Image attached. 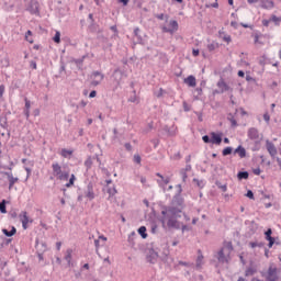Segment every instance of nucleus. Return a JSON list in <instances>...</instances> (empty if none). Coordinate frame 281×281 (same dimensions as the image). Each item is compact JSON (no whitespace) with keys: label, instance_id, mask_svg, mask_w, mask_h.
Wrapping results in <instances>:
<instances>
[{"label":"nucleus","instance_id":"nucleus-18","mask_svg":"<svg viewBox=\"0 0 281 281\" xmlns=\"http://www.w3.org/2000/svg\"><path fill=\"white\" fill-rule=\"evenodd\" d=\"M184 85H188V87H196V77H194V75L188 76L184 78Z\"/></svg>","mask_w":281,"mask_h":281},{"label":"nucleus","instance_id":"nucleus-44","mask_svg":"<svg viewBox=\"0 0 281 281\" xmlns=\"http://www.w3.org/2000/svg\"><path fill=\"white\" fill-rule=\"evenodd\" d=\"M135 236H137V234H135V232H132L130 235H128V243L130 245H135V241L133 240V238H135Z\"/></svg>","mask_w":281,"mask_h":281},{"label":"nucleus","instance_id":"nucleus-64","mask_svg":"<svg viewBox=\"0 0 281 281\" xmlns=\"http://www.w3.org/2000/svg\"><path fill=\"white\" fill-rule=\"evenodd\" d=\"M30 67H31V69H36V61L35 60H31L30 61Z\"/></svg>","mask_w":281,"mask_h":281},{"label":"nucleus","instance_id":"nucleus-59","mask_svg":"<svg viewBox=\"0 0 281 281\" xmlns=\"http://www.w3.org/2000/svg\"><path fill=\"white\" fill-rule=\"evenodd\" d=\"M134 162L135 164H142V156H139V155H134Z\"/></svg>","mask_w":281,"mask_h":281},{"label":"nucleus","instance_id":"nucleus-26","mask_svg":"<svg viewBox=\"0 0 281 281\" xmlns=\"http://www.w3.org/2000/svg\"><path fill=\"white\" fill-rule=\"evenodd\" d=\"M237 179L238 181H243V179H249V171H238Z\"/></svg>","mask_w":281,"mask_h":281},{"label":"nucleus","instance_id":"nucleus-43","mask_svg":"<svg viewBox=\"0 0 281 281\" xmlns=\"http://www.w3.org/2000/svg\"><path fill=\"white\" fill-rule=\"evenodd\" d=\"M116 192H117V189L115 188V186H113L112 188L111 187L108 188L109 196H113Z\"/></svg>","mask_w":281,"mask_h":281},{"label":"nucleus","instance_id":"nucleus-33","mask_svg":"<svg viewBox=\"0 0 281 281\" xmlns=\"http://www.w3.org/2000/svg\"><path fill=\"white\" fill-rule=\"evenodd\" d=\"M0 126H1V128H4L5 131H8V117L7 116L0 117Z\"/></svg>","mask_w":281,"mask_h":281},{"label":"nucleus","instance_id":"nucleus-36","mask_svg":"<svg viewBox=\"0 0 281 281\" xmlns=\"http://www.w3.org/2000/svg\"><path fill=\"white\" fill-rule=\"evenodd\" d=\"M206 47H207L209 52H214V49H218V47H221V45L216 42H213L211 44H207Z\"/></svg>","mask_w":281,"mask_h":281},{"label":"nucleus","instance_id":"nucleus-4","mask_svg":"<svg viewBox=\"0 0 281 281\" xmlns=\"http://www.w3.org/2000/svg\"><path fill=\"white\" fill-rule=\"evenodd\" d=\"M170 27L162 26L161 30L165 34H175L179 30V22L177 20H171L169 22Z\"/></svg>","mask_w":281,"mask_h":281},{"label":"nucleus","instance_id":"nucleus-49","mask_svg":"<svg viewBox=\"0 0 281 281\" xmlns=\"http://www.w3.org/2000/svg\"><path fill=\"white\" fill-rule=\"evenodd\" d=\"M196 95L194 97L195 100H199L200 95H203V88H196L195 90Z\"/></svg>","mask_w":281,"mask_h":281},{"label":"nucleus","instance_id":"nucleus-54","mask_svg":"<svg viewBox=\"0 0 281 281\" xmlns=\"http://www.w3.org/2000/svg\"><path fill=\"white\" fill-rule=\"evenodd\" d=\"M110 30H111L112 32H114V35L112 36V38H115V36H117V34H120V31H117V25H112V26L110 27Z\"/></svg>","mask_w":281,"mask_h":281},{"label":"nucleus","instance_id":"nucleus-12","mask_svg":"<svg viewBox=\"0 0 281 281\" xmlns=\"http://www.w3.org/2000/svg\"><path fill=\"white\" fill-rule=\"evenodd\" d=\"M0 175H4L5 177H8V180H9V190H11V188H14V183H16V182L19 181V178H14V176L12 175V172L0 171Z\"/></svg>","mask_w":281,"mask_h":281},{"label":"nucleus","instance_id":"nucleus-11","mask_svg":"<svg viewBox=\"0 0 281 281\" xmlns=\"http://www.w3.org/2000/svg\"><path fill=\"white\" fill-rule=\"evenodd\" d=\"M271 234H273V231L271 228H268L265 232V238H266V240H268L269 249H271V247H273V245H276V237L271 236Z\"/></svg>","mask_w":281,"mask_h":281},{"label":"nucleus","instance_id":"nucleus-14","mask_svg":"<svg viewBox=\"0 0 281 281\" xmlns=\"http://www.w3.org/2000/svg\"><path fill=\"white\" fill-rule=\"evenodd\" d=\"M217 87H218V89H221V93H225V91H229V89H232L229 87V85H227V82H225V79H223V78H221L217 81Z\"/></svg>","mask_w":281,"mask_h":281},{"label":"nucleus","instance_id":"nucleus-55","mask_svg":"<svg viewBox=\"0 0 281 281\" xmlns=\"http://www.w3.org/2000/svg\"><path fill=\"white\" fill-rule=\"evenodd\" d=\"M245 196H247V199H250V200H252V201H254V199H256V198L254 196V191H251V190H248L247 193L245 194Z\"/></svg>","mask_w":281,"mask_h":281},{"label":"nucleus","instance_id":"nucleus-21","mask_svg":"<svg viewBox=\"0 0 281 281\" xmlns=\"http://www.w3.org/2000/svg\"><path fill=\"white\" fill-rule=\"evenodd\" d=\"M2 234L7 236V238H12L16 234V227L11 226V231H8L7 228H2Z\"/></svg>","mask_w":281,"mask_h":281},{"label":"nucleus","instance_id":"nucleus-51","mask_svg":"<svg viewBox=\"0 0 281 281\" xmlns=\"http://www.w3.org/2000/svg\"><path fill=\"white\" fill-rule=\"evenodd\" d=\"M202 140L204 144H212V137H210V135L202 136Z\"/></svg>","mask_w":281,"mask_h":281},{"label":"nucleus","instance_id":"nucleus-10","mask_svg":"<svg viewBox=\"0 0 281 281\" xmlns=\"http://www.w3.org/2000/svg\"><path fill=\"white\" fill-rule=\"evenodd\" d=\"M27 12H30V14H35L36 16H38V14H41V11H38V2L37 1H31L29 3V5L26 7Z\"/></svg>","mask_w":281,"mask_h":281},{"label":"nucleus","instance_id":"nucleus-37","mask_svg":"<svg viewBox=\"0 0 281 281\" xmlns=\"http://www.w3.org/2000/svg\"><path fill=\"white\" fill-rule=\"evenodd\" d=\"M193 183H196L200 190H203L205 188V182H203V180H199L198 178H193Z\"/></svg>","mask_w":281,"mask_h":281},{"label":"nucleus","instance_id":"nucleus-16","mask_svg":"<svg viewBox=\"0 0 281 281\" xmlns=\"http://www.w3.org/2000/svg\"><path fill=\"white\" fill-rule=\"evenodd\" d=\"M24 102H25V105H24L23 113L26 120H30V109H32V102L27 98H24Z\"/></svg>","mask_w":281,"mask_h":281},{"label":"nucleus","instance_id":"nucleus-24","mask_svg":"<svg viewBox=\"0 0 281 281\" xmlns=\"http://www.w3.org/2000/svg\"><path fill=\"white\" fill-rule=\"evenodd\" d=\"M227 120L228 122H231V127L232 128H236V126H238V122L236 121V119L234 117L233 113H228L227 114Z\"/></svg>","mask_w":281,"mask_h":281},{"label":"nucleus","instance_id":"nucleus-1","mask_svg":"<svg viewBox=\"0 0 281 281\" xmlns=\"http://www.w3.org/2000/svg\"><path fill=\"white\" fill-rule=\"evenodd\" d=\"M160 207L162 215L160 223L166 225V218H168L167 227H169V229H181V225H179V221H177V218H181V215H179L181 214V209L166 205H161Z\"/></svg>","mask_w":281,"mask_h":281},{"label":"nucleus","instance_id":"nucleus-32","mask_svg":"<svg viewBox=\"0 0 281 281\" xmlns=\"http://www.w3.org/2000/svg\"><path fill=\"white\" fill-rule=\"evenodd\" d=\"M272 21V23H274V25L277 26V27H279V25H280V23H281V16H277L276 14H272L271 16H270V22Z\"/></svg>","mask_w":281,"mask_h":281},{"label":"nucleus","instance_id":"nucleus-27","mask_svg":"<svg viewBox=\"0 0 281 281\" xmlns=\"http://www.w3.org/2000/svg\"><path fill=\"white\" fill-rule=\"evenodd\" d=\"M218 262H229L223 248L218 251Z\"/></svg>","mask_w":281,"mask_h":281},{"label":"nucleus","instance_id":"nucleus-30","mask_svg":"<svg viewBox=\"0 0 281 281\" xmlns=\"http://www.w3.org/2000/svg\"><path fill=\"white\" fill-rule=\"evenodd\" d=\"M5 205H8V200H2L0 202V213L1 214H8V209Z\"/></svg>","mask_w":281,"mask_h":281},{"label":"nucleus","instance_id":"nucleus-29","mask_svg":"<svg viewBox=\"0 0 281 281\" xmlns=\"http://www.w3.org/2000/svg\"><path fill=\"white\" fill-rule=\"evenodd\" d=\"M262 146V140H254V146L251 147L252 153H258Z\"/></svg>","mask_w":281,"mask_h":281},{"label":"nucleus","instance_id":"nucleus-23","mask_svg":"<svg viewBox=\"0 0 281 281\" xmlns=\"http://www.w3.org/2000/svg\"><path fill=\"white\" fill-rule=\"evenodd\" d=\"M164 131H165V133H167L168 137H175L177 135V131H176L175 126L169 127L168 125H166L164 127Z\"/></svg>","mask_w":281,"mask_h":281},{"label":"nucleus","instance_id":"nucleus-17","mask_svg":"<svg viewBox=\"0 0 281 281\" xmlns=\"http://www.w3.org/2000/svg\"><path fill=\"white\" fill-rule=\"evenodd\" d=\"M234 155H239L240 159H245L247 157V149L243 147V145H239L235 150Z\"/></svg>","mask_w":281,"mask_h":281},{"label":"nucleus","instance_id":"nucleus-9","mask_svg":"<svg viewBox=\"0 0 281 281\" xmlns=\"http://www.w3.org/2000/svg\"><path fill=\"white\" fill-rule=\"evenodd\" d=\"M211 144L221 146L223 144V133L211 132Z\"/></svg>","mask_w":281,"mask_h":281},{"label":"nucleus","instance_id":"nucleus-31","mask_svg":"<svg viewBox=\"0 0 281 281\" xmlns=\"http://www.w3.org/2000/svg\"><path fill=\"white\" fill-rule=\"evenodd\" d=\"M59 181H69V172L63 171L60 175L57 176Z\"/></svg>","mask_w":281,"mask_h":281},{"label":"nucleus","instance_id":"nucleus-40","mask_svg":"<svg viewBox=\"0 0 281 281\" xmlns=\"http://www.w3.org/2000/svg\"><path fill=\"white\" fill-rule=\"evenodd\" d=\"M276 273H278V268L270 267L268 269V278H274Z\"/></svg>","mask_w":281,"mask_h":281},{"label":"nucleus","instance_id":"nucleus-60","mask_svg":"<svg viewBox=\"0 0 281 281\" xmlns=\"http://www.w3.org/2000/svg\"><path fill=\"white\" fill-rule=\"evenodd\" d=\"M180 175L182 176L183 181H186V179H188V172L186 170L181 169Z\"/></svg>","mask_w":281,"mask_h":281},{"label":"nucleus","instance_id":"nucleus-58","mask_svg":"<svg viewBox=\"0 0 281 281\" xmlns=\"http://www.w3.org/2000/svg\"><path fill=\"white\" fill-rule=\"evenodd\" d=\"M226 249L229 251V254H232V251H234V245L232 244V241H228L226 244Z\"/></svg>","mask_w":281,"mask_h":281},{"label":"nucleus","instance_id":"nucleus-5","mask_svg":"<svg viewBox=\"0 0 281 281\" xmlns=\"http://www.w3.org/2000/svg\"><path fill=\"white\" fill-rule=\"evenodd\" d=\"M171 203H172V205H175L173 207H178V210H180V212H183L184 200H183V198L181 196L180 193L175 194V196L172 198Z\"/></svg>","mask_w":281,"mask_h":281},{"label":"nucleus","instance_id":"nucleus-3","mask_svg":"<svg viewBox=\"0 0 281 281\" xmlns=\"http://www.w3.org/2000/svg\"><path fill=\"white\" fill-rule=\"evenodd\" d=\"M247 136L251 142H262V134H260L256 127H250L247 132Z\"/></svg>","mask_w":281,"mask_h":281},{"label":"nucleus","instance_id":"nucleus-7","mask_svg":"<svg viewBox=\"0 0 281 281\" xmlns=\"http://www.w3.org/2000/svg\"><path fill=\"white\" fill-rule=\"evenodd\" d=\"M85 196L89 201H93V199H95V191H93V183L91 181L87 184Z\"/></svg>","mask_w":281,"mask_h":281},{"label":"nucleus","instance_id":"nucleus-56","mask_svg":"<svg viewBox=\"0 0 281 281\" xmlns=\"http://www.w3.org/2000/svg\"><path fill=\"white\" fill-rule=\"evenodd\" d=\"M120 5H123V8H126L128 5L130 0H116Z\"/></svg>","mask_w":281,"mask_h":281},{"label":"nucleus","instance_id":"nucleus-39","mask_svg":"<svg viewBox=\"0 0 281 281\" xmlns=\"http://www.w3.org/2000/svg\"><path fill=\"white\" fill-rule=\"evenodd\" d=\"M91 78H100V80H104V74L100 72L99 70H95L92 72Z\"/></svg>","mask_w":281,"mask_h":281},{"label":"nucleus","instance_id":"nucleus-41","mask_svg":"<svg viewBox=\"0 0 281 281\" xmlns=\"http://www.w3.org/2000/svg\"><path fill=\"white\" fill-rule=\"evenodd\" d=\"M85 166L87 170H91V167L93 166V160L91 159V156L86 159Z\"/></svg>","mask_w":281,"mask_h":281},{"label":"nucleus","instance_id":"nucleus-15","mask_svg":"<svg viewBox=\"0 0 281 281\" xmlns=\"http://www.w3.org/2000/svg\"><path fill=\"white\" fill-rule=\"evenodd\" d=\"M218 38H222V41H224V43H227V45L232 43V35L225 33V31L223 30L218 31Z\"/></svg>","mask_w":281,"mask_h":281},{"label":"nucleus","instance_id":"nucleus-57","mask_svg":"<svg viewBox=\"0 0 281 281\" xmlns=\"http://www.w3.org/2000/svg\"><path fill=\"white\" fill-rule=\"evenodd\" d=\"M24 170L26 171V181L32 177V169L30 167H24Z\"/></svg>","mask_w":281,"mask_h":281},{"label":"nucleus","instance_id":"nucleus-45","mask_svg":"<svg viewBox=\"0 0 281 281\" xmlns=\"http://www.w3.org/2000/svg\"><path fill=\"white\" fill-rule=\"evenodd\" d=\"M0 63L2 64V67H10V58L8 57L1 59Z\"/></svg>","mask_w":281,"mask_h":281},{"label":"nucleus","instance_id":"nucleus-8","mask_svg":"<svg viewBox=\"0 0 281 281\" xmlns=\"http://www.w3.org/2000/svg\"><path fill=\"white\" fill-rule=\"evenodd\" d=\"M266 148H267L270 157H272V159H276V155H278V148H276V145L271 140L267 139Z\"/></svg>","mask_w":281,"mask_h":281},{"label":"nucleus","instance_id":"nucleus-62","mask_svg":"<svg viewBox=\"0 0 281 281\" xmlns=\"http://www.w3.org/2000/svg\"><path fill=\"white\" fill-rule=\"evenodd\" d=\"M254 175H256L257 177L260 176V173L262 172V170L260 169V167L252 169Z\"/></svg>","mask_w":281,"mask_h":281},{"label":"nucleus","instance_id":"nucleus-28","mask_svg":"<svg viewBox=\"0 0 281 281\" xmlns=\"http://www.w3.org/2000/svg\"><path fill=\"white\" fill-rule=\"evenodd\" d=\"M146 232H147L146 226H140V227L138 228V234H139V236H140L143 239L148 238V233H146Z\"/></svg>","mask_w":281,"mask_h":281},{"label":"nucleus","instance_id":"nucleus-48","mask_svg":"<svg viewBox=\"0 0 281 281\" xmlns=\"http://www.w3.org/2000/svg\"><path fill=\"white\" fill-rule=\"evenodd\" d=\"M254 273H256V269H254V268H248L245 271L246 278L249 277V276H254Z\"/></svg>","mask_w":281,"mask_h":281},{"label":"nucleus","instance_id":"nucleus-22","mask_svg":"<svg viewBox=\"0 0 281 281\" xmlns=\"http://www.w3.org/2000/svg\"><path fill=\"white\" fill-rule=\"evenodd\" d=\"M70 63H74L76 65L77 69H79V71H82V67L85 65V61L82 60V58H78V59L71 58Z\"/></svg>","mask_w":281,"mask_h":281},{"label":"nucleus","instance_id":"nucleus-2","mask_svg":"<svg viewBox=\"0 0 281 281\" xmlns=\"http://www.w3.org/2000/svg\"><path fill=\"white\" fill-rule=\"evenodd\" d=\"M146 260L149 265H157V260H159V252L155 248H148Z\"/></svg>","mask_w":281,"mask_h":281},{"label":"nucleus","instance_id":"nucleus-53","mask_svg":"<svg viewBox=\"0 0 281 281\" xmlns=\"http://www.w3.org/2000/svg\"><path fill=\"white\" fill-rule=\"evenodd\" d=\"M134 5L136 8L142 9V5H144V0H133Z\"/></svg>","mask_w":281,"mask_h":281},{"label":"nucleus","instance_id":"nucleus-61","mask_svg":"<svg viewBox=\"0 0 281 281\" xmlns=\"http://www.w3.org/2000/svg\"><path fill=\"white\" fill-rule=\"evenodd\" d=\"M102 82V80H92L91 82H90V85H91V87H98L100 83Z\"/></svg>","mask_w":281,"mask_h":281},{"label":"nucleus","instance_id":"nucleus-42","mask_svg":"<svg viewBox=\"0 0 281 281\" xmlns=\"http://www.w3.org/2000/svg\"><path fill=\"white\" fill-rule=\"evenodd\" d=\"M215 186H216L220 190H222V192H227V184H223V183H221V181H216V182H215Z\"/></svg>","mask_w":281,"mask_h":281},{"label":"nucleus","instance_id":"nucleus-20","mask_svg":"<svg viewBox=\"0 0 281 281\" xmlns=\"http://www.w3.org/2000/svg\"><path fill=\"white\" fill-rule=\"evenodd\" d=\"M54 177H58L63 172V167L58 162L52 165Z\"/></svg>","mask_w":281,"mask_h":281},{"label":"nucleus","instance_id":"nucleus-34","mask_svg":"<svg viewBox=\"0 0 281 281\" xmlns=\"http://www.w3.org/2000/svg\"><path fill=\"white\" fill-rule=\"evenodd\" d=\"M232 153H234V148L232 146L225 147L222 150L223 157H227L228 155H232Z\"/></svg>","mask_w":281,"mask_h":281},{"label":"nucleus","instance_id":"nucleus-63","mask_svg":"<svg viewBox=\"0 0 281 281\" xmlns=\"http://www.w3.org/2000/svg\"><path fill=\"white\" fill-rule=\"evenodd\" d=\"M65 69H66L65 61L60 60L59 74H61V71H65Z\"/></svg>","mask_w":281,"mask_h":281},{"label":"nucleus","instance_id":"nucleus-19","mask_svg":"<svg viewBox=\"0 0 281 281\" xmlns=\"http://www.w3.org/2000/svg\"><path fill=\"white\" fill-rule=\"evenodd\" d=\"M139 32H142V30H139V27L134 29V36L136 37V44L144 45V38L142 37V35H139Z\"/></svg>","mask_w":281,"mask_h":281},{"label":"nucleus","instance_id":"nucleus-35","mask_svg":"<svg viewBox=\"0 0 281 281\" xmlns=\"http://www.w3.org/2000/svg\"><path fill=\"white\" fill-rule=\"evenodd\" d=\"M71 254H74V250L67 249L65 260L67 261L68 266H71Z\"/></svg>","mask_w":281,"mask_h":281},{"label":"nucleus","instance_id":"nucleus-6","mask_svg":"<svg viewBox=\"0 0 281 281\" xmlns=\"http://www.w3.org/2000/svg\"><path fill=\"white\" fill-rule=\"evenodd\" d=\"M19 218L22 222L23 229H27V223H34V220H30V216H27V211H22Z\"/></svg>","mask_w":281,"mask_h":281},{"label":"nucleus","instance_id":"nucleus-13","mask_svg":"<svg viewBox=\"0 0 281 281\" xmlns=\"http://www.w3.org/2000/svg\"><path fill=\"white\" fill-rule=\"evenodd\" d=\"M260 8H262V10H273L276 2L273 0H260Z\"/></svg>","mask_w":281,"mask_h":281},{"label":"nucleus","instance_id":"nucleus-50","mask_svg":"<svg viewBox=\"0 0 281 281\" xmlns=\"http://www.w3.org/2000/svg\"><path fill=\"white\" fill-rule=\"evenodd\" d=\"M53 41H54V43H57V44L60 43V32L57 31L55 33Z\"/></svg>","mask_w":281,"mask_h":281},{"label":"nucleus","instance_id":"nucleus-46","mask_svg":"<svg viewBox=\"0 0 281 281\" xmlns=\"http://www.w3.org/2000/svg\"><path fill=\"white\" fill-rule=\"evenodd\" d=\"M267 63H269V58H267V55H262L261 59L259 60V64L265 67Z\"/></svg>","mask_w":281,"mask_h":281},{"label":"nucleus","instance_id":"nucleus-25","mask_svg":"<svg viewBox=\"0 0 281 281\" xmlns=\"http://www.w3.org/2000/svg\"><path fill=\"white\" fill-rule=\"evenodd\" d=\"M60 155L65 159H69V157H71V155H74V150L72 149L63 148L61 151H60Z\"/></svg>","mask_w":281,"mask_h":281},{"label":"nucleus","instance_id":"nucleus-47","mask_svg":"<svg viewBox=\"0 0 281 281\" xmlns=\"http://www.w3.org/2000/svg\"><path fill=\"white\" fill-rule=\"evenodd\" d=\"M201 265H203V256H199L196 258V263H195L196 269H201Z\"/></svg>","mask_w":281,"mask_h":281},{"label":"nucleus","instance_id":"nucleus-38","mask_svg":"<svg viewBox=\"0 0 281 281\" xmlns=\"http://www.w3.org/2000/svg\"><path fill=\"white\" fill-rule=\"evenodd\" d=\"M155 19H158V21H164V19H166V22H168V19H170V16L168 14L158 13L155 14Z\"/></svg>","mask_w":281,"mask_h":281},{"label":"nucleus","instance_id":"nucleus-52","mask_svg":"<svg viewBox=\"0 0 281 281\" xmlns=\"http://www.w3.org/2000/svg\"><path fill=\"white\" fill-rule=\"evenodd\" d=\"M30 36H32V31H27L25 34V40L27 41V43H34L33 38H30Z\"/></svg>","mask_w":281,"mask_h":281}]
</instances>
